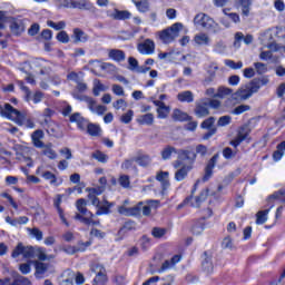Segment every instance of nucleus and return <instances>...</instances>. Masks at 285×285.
<instances>
[{
    "label": "nucleus",
    "mask_w": 285,
    "mask_h": 285,
    "mask_svg": "<svg viewBox=\"0 0 285 285\" xmlns=\"http://www.w3.org/2000/svg\"><path fill=\"white\" fill-rule=\"evenodd\" d=\"M195 159H197V154L191 149H179L178 159L173 163L176 170V181H184L188 177V173L193 170Z\"/></svg>",
    "instance_id": "f257e3e1"
},
{
    "label": "nucleus",
    "mask_w": 285,
    "mask_h": 285,
    "mask_svg": "<svg viewBox=\"0 0 285 285\" xmlns=\"http://www.w3.org/2000/svg\"><path fill=\"white\" fill-rule=\"evenodd\" d=\"M1 117L11 119L18 126H24V128H35V122L26 114L14 109L10 104H6L4 108L0 107Z\"/></svg>",
    "instance_id": "f03ea898"
},
{
    "label": "nucleus",
    "mask_w": 285,
    "mask_h": 285,
    "mask_svg": "<svg viewBox=\"0 0 285 285\" xmlns=\"http://www.w3.org/2000/svg\"><path fill=\"white\" fill-rule=\"evenodd\" d=\"M86 206H88L86 199L80 198L77 200L76 208L78 214H76L75 219H78V222H81L86 226H99V222L94 219L95 215Z\"/></svg>",
    "instance_id": "7ed1b4c3"
},
{
    "label": "nucleus",
    "mask_w": 285,
    "mask_h": 285,
    "mask_svg": "<svg viewBox=\"0 0 285 285\" xmlns=\"http://www.w3.org/2000/svg\"><path fill=\"white\" fill-rule=\"evenodd\" d=\"M6 23L9 24L11 33L16 37H19V35H21L26 30L23 20L8 17L6 12L0 11V30H3V28H6Z\"/></svg>",
    "instance_id": "20e7f679"
},
{
    "label": "nucleus",
    "mask_w": 285,
    "mask_h": 285,
    "mask_svg": "<svg viewBox=\"0 0 285 285\" xmlns=\"http://www.w3.org/2000/svg\"><path fill=\"white\" fill-rule=\"evenodd\" d=\"M180 30H184V24H181V22H176L171 27L158 31L157 37L163 43H173V41L179 37Z\"/></svg>",
    "instance_id": "39448f33"
},
{
    "label": "nucleus",
    "mask_w": 285,
    "mask_h": 285,
    "mask_svg": "<svg viewBox=\"0 0 285 285\" xmlns=\"http://www.w3.org/2000/svg\"><path fill=\"white\" fill-rule=\"evenodd\" d=\"M259 88V82H250L240 87L235 94H233L232 99L235 101H246V99H250L255 92H258Z\"/></svg>",
    "instance_id": "423d86ee"
},
{
    "label": "nucleus",
    "mask_w": 285,
    "mask_h": 285,
    "mask_svg": "<svg viewBox=\"0 0 285 285\" xmlns=\"http://www.w3.org/2000/svg\"><path fill=\"white\" fill-rule=\"evenodd\" d=\"M194 24L202 26V28L214 32V35L219 32V23L215 22V20L206 13H197L194 18Z\"/></svg>",
    "instance_id": "0eeeda50"
},
{
    "label": "nucleus",
    "mask_w": 285,
    "mask_h": 285,
    "mask_svg": "<svg viewBox=\"0 0 285 285\" xmlns=\"http://www.w3.org/2000/svg\"><path fill=\"white\" fill-rule=\"evenodd\" d=\"M118 213L125 217H135L141 213V203L130 207V200H124L122 205L118 206Z\"/></svg>",
    "instance_id": "6e6552de"
},
{
    "label": "nucleus",
    "mask_w": 285,
    "mask_h": 285,
    "mask_svg": "<svg viewBox=\"0 0 285 285\" xmlns=\"http://www.w3.org/2000/svg\"><path fill=\"white\" fill-rule=\"evenodd\" d=\"M19 255H22L24 259H32L35 257V248L19 243L12 252V257L17 258Z\"/></svg>",
    "instance_id": "1a4fd4ad"
},
{
    "label": "nucleus",
    "mask_w": 285,
    "mask_h": 285,
    "mask_svg": "<svg viewBox=\"0 0 285 285\" xmlns=\"http://www.w3.org/2000/svg\"><path fill=\"white\" fill-rule=\"evenodd\" d=\"M248 135H250V127L248 125H243L239 127L236 138L230 141V146L237 148L242 141H246Z\"/></svg>",
    "instance_id": "9d476101"
},
{
    "label": "nucleus",
    "mask_w": 285,
    "mask_h": 285,
    "mask_svg": "<svg viewBox=\"0 0 285 285\" xmlns=\"http://www.w3.org/2000/svg\"><path fill=\"white\" fill-rule=\"evenodd\" d=\"M30 157H32V150L30 147H18L17 159L30 167L32 166V159Z\"/></svg>",
    "instance_id": "9b49d317"
},
{
    "label": "nucleus",
    "mask_w": 285,
    "mask_h": 285,
    "mask_svg": "<svg viewBox=\"0 0 285 285\" xmlns=\"http://www.w3.org/2000/svg\"><path fill=\"white\" fill-rule=\"evenodd\" d=\"M86 104H87V108L90 110V112H92V115H105L106 110H108V108L104 105H97V100H95L94 98L91 99H85Z\"/></svg>",
    "instance_id": "f8f14e48"
},
{
    "label": "nucleus",
    "mask_w": 285,
    "mask_h": 285,
    "mask_svg": "<svg viewBox=\"0 0 285 285\" xmlns=\"http://www.w3.org/2000/svg\"><path fill=\"white\" fill-rule=\"evenodd\" d=\"M137 50L140 55H155V41L146 39L144 42L138 43Z\"/></svg>",
    "instance_id": "ddd939ff"
},
{
    "label": "nucleus",
    "mask_w": 285,
    "mask_h": 285,
    "mask_svg": "<svg viewBox=\"0 0 285 285\" xmlns=\"http://www.w3.org/2000/svg\"><path fill=\"white\" fill-rule=\"evenodd\" d=\"M208 99H203L200 102L196 104L195 115L198 118L208 117L210 111L208 110Z\"/></svg>",
    "instance_id": "4468645a"
},
{
    "label": "nucleus",
    "mask_w": 285,
    "mask_h": 285,
    "mask_svg": "<svg viewBox=\"0 0 285 285\" xmlns=\"http://www.w3.org/2000/svg\"><path fill=\"white\" fill-rule=\"evenodd\" d=\"M36 277H48L52 273V267L49 264L36 262Z\"/></svg>",
    "instance_id": "2eb2a0df"
},
{
    "label": "nucleus",
    "mask_w": 285,
    "mask_h": 285,
    "mask_svg": "<svg viewBox=\"0 0 285 285\" xmlns=\"http://www.w3.org/2000/svg\"><path fill=\"white\" fill-rule=\"evenodd\" d=\"M208 197V189H204L199 196L190 197L187 199V202H190V206L193 208H199L204 202H206V198Z\"/></svg>",
    "instance_id": "dca6fc26"
},
{
    "label": "nucleus",
    "mask_w": 285,
    "mask_h": 285,
    "mask_svg": "<svg viewBox=\"0 0 285 285\" xmlns=\"http://www.w3.org/2000/svg\"><path fill=\"white\" fill-rule=\"evenodd\" d=\"M154 106H157V112L159 119H166L170 115V107L166 106L161 100H154Z\"/></svg>",
    "instance_id": "f3484780"
},
{
    "label": "nucleus",
    "mask_w": 285,
    "mask_h": 285,
    "mask_svg": "<svg viewBox=\"0 0 285 285\" xmlns=\"http://www.w3.org/2000/svg\"><path fill=\"white\" fill-rule=\"evenodd\" d=\"M130 12L128 11H120L117 9L108 10L107 17H110V19H115L116 21H121L124 19H130Z\"/></svg>",
    "instance_id": "a211bd4d"
},
{
    "label": "nucleus",
    "mask_w": 285,
    "mask_h": 285,
    "mask_svg": "<svg viewBox=\"0 0 285 285\" xmlns=\"http://www.w3.org/2000/svg\"><path fill=\"white\" fill-rule=\"evenodd\" d=\"M218 159H219V154H216L208 161L206 169H205V176L203 178L204 181H208V178L213 177V168H215V165L217 164Z\"/></svg>",
    "instance_id": "6ab92c4d"
},
{
    "label": "nucleus",
    "mask_w": 285,
    "mask_h": 285,
    "mask_svg": "<svg viewBox=\"0 0 285 285\" xmlns=\"http://www.w3.org/2000/svg\"><path fill=\"white\" fill-rule=\"evenodd\" d=\"M238 6L240 7L242 17H250L253 0H238Z\"/></svg>",
    "instance_id": "aec40b11"
},
{
    "label": "nucleus",
    "mask_w": 285,
    "mask_h": 285,
    "mask_svg": "<svg viewBox=\"0 0 285 285\" xmlns=\"http://www.w3.org/2000/svg\"><path fill=\"white\" fill-rule=\"evenodd\" d=\"M210 36H208V33H197L194 37V43H196V46H210Z\"/></svg>",
    "instance_id": "412c9836"
},
{
    "label": "nucleus",
    "mask_w": 285,
    "mask_h": 285,
    "mask_svg": "<svg viewBox=\"0 0 285 285\" xmlns=\"http://www.w3.org/2000/svg\"><path fill=\"white\" fill-rule=\"evenodd\" d=\"M31 139H32V144L36 148H43V146H46V144H43V141H41V139H43V130L33 131L31 135Z\"/></svg>",
    "instance_id": "4be33fe9"
},
{
    "label": "nucleus",
    "mask_w": 285,
    "mask_h": 285,
    "mask_svg": "<svg viewBox=\"0 0 285 285\" xmlns=\"http://www.w3.org/2000/svg\"><path fill=\"white\" fill-rule=\"evenodd\" d=\"M136 121L140 126H153V124H155V116L153 114H145L138 116Z\"/></svg>",
    "instance_id": "5701e85b"
},
{
    "label": "nucleus",
    "mask_w": 285,
    "mask_h": 285,
    "mask_svg": "<svg viewBox=\"0 0 285 285\" xmlns=\"http://www.w3.org/2000/svg\"><path fill=\"white\" fill-rule=\"evenodd\" d=\"M72 39L75 43H86V41H88V36L86 32H83V30L76 28L73 29Z\"/></svg>",
    "instance_id": "b1692460"
},
{
    "label": "nucleus",
    "mask_w": 285,
    "mask_h": 285,
    "mask_svg": "<svg viewBox=\"0 0 285 285\" xmlns=\"http://www.w3.org/2000/svg\"><path fill=\"white\" fill-rule=\"evenodd\" d=\"M178 101L186 102V104H193L195 101V95H193V91L186 90L181 91L177 95Z\"/></svg>",
    "instance_id": "393cba45"
},
{
    "label": "nucleus",
    "mask_w": 285,
    "mask_h": 285,
    "mask_svg": "<svg viewBox=\"0 0 285 285\" xmlns=\"http://www.w3.org/2000/svg\"><path fill=\"white\" fill-rule=\"evenodd\" d=\"M11 275L13 277V281L9 285H32L30 279L19 275V273L17 272H12Z\"/></svg>",
    "instance_id": "a878e982"
},
{
    "label": "nucleus",
    "mask_w": 285,
    "mask_h": 285,
    "mask_svg": "<svg viewBox=\"0 0 285 285\" xmlns=\"http://www.w3.org/2000/svg\"><path fill=\"white\" fill-rule=\"evenodd\" d=\"M131 2L136 6L138 12H149L150 11V2L148 0H131Z\"/></svg>",
    "instance_id": "bb28decb"
},
{
    "label": "nucleus",
    "mask_w": 285,
    "mask_h": 285,
    "mask_svg": "<svg viewBox=\"0 0 285 285\" xmlns=\"http://www.w3.org/2000/svg\"><path fill=\"white\" fill-rule=\"evenodd\" d=\"M169 175L170 174L168 171H160L156 176L157 181H160L163 186V190H166L170 186V181L168 180Z\"/></svg>",
    "instance_id": "cd10ccee"
},
{
    "label": "nucleus",
    "mask_w": 285,
    "mask_h": 285,
    "mask_svg": "<svg viewBox=\"0 0 285 285\" xmlns=\"http://www.w3.org/2000/svg\"><path fill=\"white\" fill-rule=\"evenodd\" d=\"M160 155L161 158L166 161L170 159L173 155H179V150L177 151V149L173 146H167L161 150Z\"/></svg>",
    "instance_id": "c85d7f7f"
},
{
    "label": "nucleus",
    "mask_w": 285,
    "mask_h": 285,
    "mask_svg": "<svg viewBox=\"0 0 285 285\" xmlns=\"http://www.w3.org/2000/svg\"><path fill=\"white\" fill-rule=\"evenodd\" d=\"M99 272L94 279V285H106V269L104 267H97Z\"/></svg>",
    "instance_id": "c756f323"
},
{
    "label": "nucleus",
    "mask_w": 285,
    "mask_h": 285,
    "mask_svg": "<svg viewBox=\"0 0 285 285\" xmlns=\"http://www.w3.org/2000/svg\"><path fill=\"white\" fill-rule=\"evenodd\" d=\"M53 206L57 208L59 217L67 227L70 226V223L66 220V216L63 215V209H61V196H58L57 200H55Z\"/></svg>",
    "instance_id": "7c9ffc66"
},
{
    "label": "nucleus",
    "mask_w": 285,
    "mask_h": 285,
    "mask_svg": "<svg viewBox=\"0 0 285 285\" xmlns=\"http://www.w3.org/2000/svg\"><path fill=\"white\" fill-rule=\"evenodd\" d=\"M108 57L114 61H124V59H126V55L119 49H111L108 53Z\"/></svg>",
    "instance_id": "2f4dec72"
},
{
    "label": "nucleus",
    "mask_w": 285,
    "mask_h": 285,
    "mask_svg": "<svg viewBox=\"0 0 285 285\" xmlns=\"http://www.w3.org/2000/svg\"><path fill=\"white\" fill-rule=\"evenodd\" d=\"M268 213H271V209L259 210L256 214V224L258 226H262L263 224H266V222H268Z\"/></svg>",
    "instance_id": "473e14b6"
},
{
    "label": "nucleus",
    "mask_w": 285,
    "mask_h": 285,
    "mask_svg": "<svg viewBox=\"0 0 285 285\" xmlns=\"http://www.w3.org/2000/svg\"><path fill=\"white\" fill-rule=\"evenodd\" d=\"M108 90V87H106L104 83H101V80L95 79L94 80V95L95 97H99L101 92H106Z\"/></svg>",
    "instance_id": "72a5a7b5"
},
{
    "label": "nucleus",
    "mask_w": 285,
    "mask_h": 285,
    "mask_svg": "<svg viewBox=\"0 0 285 285\" xmlns=\"http://www.w3.org/2000/svg\"><path fill=\"white\" fill-rule=\"evenodd\" d=\"M40 148H42V155H45L49 159H57V151L52 149V144L43 145V147Z\"/></svg>",
    "instance_id": "f704fd0d"
},
{
    "label": "nucleus",
    "mask_w": 285,
    "mask_h": 285,
    "mask_svg": "<svg viewBox=\"0 0 285 285\" xmlns=\"http://www.w3.org/2000/svg\"><path fill=\"white\" fill-rule=\"evenodd\" d=\"M45 126H47L48 132H52L56 137H59V125L52 122L50 119H45Z\"/></svg>",
    "instance_id": "c9c22d12"
},
{
    "label": "nucleus",
    "mask_w": 285,
    "mask_h": 285,
    "mask_svg": "<svg viewBox=\"0 0 285 285\" xmlns=\"http://www.w3.org/2000/svg\"><path fill=\"white\" fill-rule=\"evenodd\" d=\"M171 117L175 121H188V119H190V116H188V114H186L179 109H175L173 111Z\"/></svg>",
    "instance_id": "e433bc0d"
},
{
    "label": "nucleus",
    "mask_w": 285,
    "mask_h": 285,
    "mask_svg": "<svg viewBox=\"0 0 285 285\" xmlns=\"http://www.w3.org/2000/svg\"><path fill=\"white\" fill-rule=\"evenodd\" d=\"M71 8L78 10H88V8H90V2L87 0H71Z\"/></svg>",
    "instance_id": "4c0bfd02"
},
{
    "label": "nucleus",
    "mask_w": 285,
    "mask_h": 285,
    "mask_svg": "<svg viewBox=\"0 0 285 285\" xmlns=\"http://www.w3.org/2000/svg\"><path fill=\"white\" fill-rule=\"evenodd\" d=\"M87 132L91 136V137H99L101 135V127H99V125L97 124H92L90 122L87 126Z\"/></svg>",
    "instance_id": "58836bf2"
},
{
    "label": "nucleus",
    "mask_w": 285,
    "mask_h": 285,
    "mask_svg": "<svg viewBox=\"0 0 285 285\" xmlns=\"http://www.w3.org/2000/svg\"><path fill=\"white\" fill-rule=\"evenodd\" d=\"M203 271H205V273H213V258L210 256H208L206 253H205V258L203 261Z\"/></svg>",
    "instance_id": "ea45409f"
},
{
    "label": "nucleus",
    "mask_w": 285,
    "mask_h": 285,
    "mask_svg": "<svg viewBox=\"0 0 285 285\" xmlns=\"http://www.w3.org/2000/svg\"><path fill=\"white\" fill-rule=\"evenodd\" d=\"M205 230V224L204 220H199L194 223V225L191 226V233L193 235L199 236L202 235V233H204Z\"/></svg>",
    "instance_id": "a19ab883"
},
{
    "label": "nucleus",
    "mask_w": 285,
    "mask_h": 285,
    "mask_svg": "<svg viewBox=\"0 0 285 285\" xmlns=\"http://www.w3.org/2000/svg\"><path fill=\"white\" fill-rule=\"evenodd\" d=\"M285 141L277 145V150L273 154L274 161H279L284 157Z\"/></svg>",
    "instance_id": "79ce46f5"
},
{
    "label": "nucleus",
    "mask_w": 285,
    "mask_h": 285,
    "mask_svg": "<svg viewBox=\"0 0 285 285\" xmlns=\"http://www.w3.org/2000/svg\"><path fill=\"white\" fill-rule=\"evenodd\" d=\"M69 119L71 124H77L78 128L83 130V117H81V114L75 112L73 115L70 116Z\"/></svg>",
    "instance_id": "37998d69"
},
{
    "label": "nucleus",
    "mask_w": 285,
    "mask_h": 285,
    "mask_svg": "<svg viewBox=\"0 0 285 285\" xmlns=\"http://www.w3.org/2000/svg\"><path fill=\"white\" fill-rule=\"evenodd\" d=\"M111 206H112V203H108V200H105L101 206H98V210L96 215H108V213H110Z\"/></svg>",
    "instance_id": "c03bdc74"
},
{
    "label": "nucleus",
    "mask_w": 285,
    "mask_h": 285,
    "mask_svg": "<svg viewBox=\"0 0 285 285\" xmlns=\"http://www.w3.org/2000/svg\"><path fill=\"white\" fill-rule=\"evenodd\" d=\"M225 66H227V68H230L232 70H242L244 68V62H235V60L227 59L225 60Z\"/></svg>",
    "instance_id": "a18cd8bd"
},
{
    "label": "nucleus",
    "mask_w": 285,
    "mask_h": 285,
    "mask_svg": "<svg viewBox=\"0 0 285 285\" xmlns=\"http://www.w3.org/2000/svg\"><path fill=\"white\" fill-rule=\"evenodd\" d=\"M91 157L99 161L100 164H107L108 163V155L101 153V151H95Z\"/></svg>",
    "instance_id": "49530a36"
},
{
    "label": "nucleus",
    "mask_w": 285,
    "mask_h": 285,
    "mask_svg": "<svg viewBox=\"0 0 285 285\" xmlns=\"http://www.w3.org/2000/svg\"><path fill=\"white\" fill-rule=\"evenodd\" d=\"M213 50L216 55H224L226 52V45L224 41H218L213 46Z\"/></svg>",
    "instance_id": "de8ad7c7"
},
{
    "label": "nucleus",
    "mask_w": 285,
    "mask_h": 285,
    "mask_svg": "<svg viewBox=\"0 0 285 285\" xmlns=\"http://www.w3.org/2000/svg\"><path fill=\"white\" fill-rule=\"evenodd\" d=\"M132 117H135V111L129 109L126 114H124L120 117V121L121 124H130L132 121Z\"/></svg>",
    "instance_id": "09e8293b"
},
{
    "label": "nucleus",
    "mask_w": 285,
    "mask_h": 285,
    "mask_svg": "<svg viewBox=\"0 0 285 285\" xmlns=\"http://www.w3.org/2000/svg\"><path fill=\"white\" fill-rule=\"evenodd\" d=\"M248 110H250V106L239 105L238 107L233 109L232 115H244V112H248Z\"/></svg>",
    "instance_id": "8fccbe9b"
},
{
    "label": "nucleus",
    "mask_w": 285,
    "mask_h": 285,
    "mask_svg": "<svg viewBox=\"0 0 285 285\" xmlns=\"http://www.w3.org/2000/svg\"><path fill=\"white\" fill-rule=\"evenodd\" d=\"M254 67L258 75H266V72H268V67L266 66V63L255 62Z\"/></svg>",
    "instance_id": "3c124183"
},
{
    "label": "nucleus",
    "mask_w": 285,
    "mask_h": 285,
    "mask_svg": "<svg viewBox=\"0 0 285 285\" xmlns=\"http://www.w3.org/2000/svg\"><path fill=\"white\" fill-rule=\"evenodd\" d=\"M282 197H285V188L279 189L278 191H275L271 196H268L267 202H275L277 199H282Z\"/></svg>",
    "instance_id": "603ef678"
},
{
    "label": "nucleus",
    "mask_w": 285,
    "mask_h": 285,
    "mask_svg": "<svg viewBox=\"0 0 285 285\" xmlns=\"http://www.w3.org/2000/svg\"><path fill=\"white\" fill-rule=\"evenodd\" d=\"M47 26H49V28H53V30H63V28H66V22L65 21H59V22H55V21H47Z\"/></svg>",
    "instance_id": "864d4df0"
},
{
    "label": "nucleus",
    "mask_w": 285,
    "mask_h": 285,
    "mask_svg": "<svg viewBox=\"0 0 285 285\" xmlns=\"http://www.w3.org/2000/svg\"><path fill=\"white\" fill-rule=\"evenodd\" d=\"M228 95H233V89L226 88V87H219L216 94V97H219L222 99L224 97H228Z\"/></svg>",
    "instance_id": "5fc2aeb1"
},
{
    "label": "nucleus",
    "mask_w": 285,
    "mask_h": 285,
    "mask_svg": "<svg viewBox=\"0 0 285 285\" xmlns=\"http://www.w3.org/2000/svg\"><path fill=\"white\" fill-rule=\"evenodd\" d=\"M112 107L115 110H126V108H128V102L124 99H118L112 104Z\"/></svg>",
    "instance_id": "6e6d98bb"
},
{
    "label": "nucleus",
    "mask_w": 285,
    "mask_h": 285,
    "mask_svg": "<svg viewBox=\"0 0 285 285\" xmlns=\"http://www.w3.org/2000/svg\"><path fill=\"white\" fill-rule=\"evenodd\" d=\"M43 179H47L50 181L51 186H57V176L52 174L51 171H45L42 174Z\"/></svg>",
    "instance_id": "4d7b16f0"
},
{
    "label": "nucleus",
    "mask_w": 285,
    "mask_h": 285,
    "mask_svg": "<svg viewBox=\"0 0 285 285\" xmlns=\"http://www.w3.org/2000/svg\"><path fill=\"white\" fill-rule=\"evenodd\" d=\"M261 39L263 43H268V41H273V29H267L264 33H262Z\"/></svg>",
    "instance_id": "13d9d810"
},
{
    "label": "nucleus",
    "mask_w": 285,
    "mask_h": 285,
    "mask_svg": "<svg viewBox=\"0 0 285 285\" xmlns=\"http://www.w3.org/2000/svg\"><path fill=\"white\" fill-rule=\"evenodd\" d=\"M230 121H233V117L230 116H223L218 119L217 126L224 128L225 126H229Z\"/></svg>",
    "instance_id": "bf43d9fd"
},
{
    "label": "nucleus",
    "mask_w": 285,
    "mask_h": 285,
    "mask_svg": "<svg viewBox=\"0 0 285 285\" xmlns=\"http://www.w3.org/2000/svg\"><path fill=\"white\" fill-rule=\"evenodd\" d=\"M119 184L122 188H130V177L128 175H121L119 177Z\"/></svg>",
    "instance_id": "052dcab7"
},
{
    "label": "nucleus",
    "mask_w": 285,
    "mask_h": 285,
    "mask_svg": "<svg viewBox=\"0 0 285 285\" xmlns=\"http://www.w3.org/2000/svg\"><path fill=\"white\" fill-rule=\"evenodd\" d=\"M88 199L89 202H91L92 206H96L97 208H99V204H101V202L99 200V198L97 197V195H95L94 193H91L90 190H88Z\"/></svg>",
    "instance_id": "680f3d73"
},
{
    "label": "nucleus",
    "mask_w": 285,
    "mask_h": 285,
    "mask_svg": "<svg viewBox=\"0 0 285 285\" xmlns=\"http://www.w3.org/2000/svg\"><path fill=\"white\" fill-rule=\"evenodd\" d=\"M235 155H237V153L233 151V149L230 147H226L223 150V157H225V159H233V158H235Z\"/></svg>",
    "instance_id": "e2e57ef3"
},
{
    "label": "nucleus",
    "mask_w": 285,
    "mask_h": 285,
    "mask_svg": "<svg viewBox=\"0 0 285 285\" xmlns=\"http://www.w3.org/2000/svg\"><path fill=\"white\" fill-rule=\"evenodd\" d=\"M92 243L90 240H87V242H79L77 245H76V248L78 250V253H83Z\"/></svg>",
    "instance_id": "0e129e2a"
},
{
    "label": "nucleus",
    "mask_w": 285,
    "mask_h": 285,
    "mask_svg": "<svg viewBox=\"0 0 285 285\" xmlns=\"http://www.w3.org/2000/svg\"><path fill=\"white\" fill-rule=\"evenodd\" d=\"M57 39H58V41H60V43H68V41H70V37L68 36V33L66 31H60L57 35Z\"/></svg>",
    "instance_id": "69168bd1"
},
{
    "label": "nucleus",
    "mask_w": 285,
    "mask_h": 285,
    "mask_svg": "<svg viewBox=\"0 0 285 285\" xmlns=\"http://www.w3.org/2000/svg\"><path fill=\"white\" fill-rule=\"evenodd\" d=\"M57 8H72L71 0H57L56 1Z\"/></svg>",
    "instance_id": "338daca9"
},
{
    "label": "nucleus",
    "mask_w": 285,
    "mask_h": 285,
    "mask_svg": "<svg viewBox=\"0 0 285 285\" xmlns=\"http://www.w3.org/2000/svg\"><path fill=\"white\" fill-rule=\"evenodd\" d=\"M151 233H153L154 237L159 239L160 237H164V235H166V229L165 228L155 227Z\"/></svg>",
    "instance_id": "774afa93"
}]
</instances>
